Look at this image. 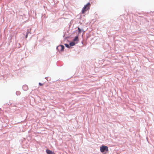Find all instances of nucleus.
Returning <instances> with one entry per match:
<instances>
[{
    "label": "nucleus",
    "mask_w": 154,
    "mask_h": 154,
    "mask_svg": "<svg viewBox=\"0 0 154 154\" xmlns=\"http://www.w3.org/2000/svg\"><path fill=\"white\" fill-rule=\"evenodd\" d=\"M23 89H24V88H26V90L28 89V87L26 85H25L23 86Z\"/></svg>",
    "instance_id": "0eeeda50"
},
{
    "label": "nucleus",
    "mask_w": 154,
    "mask_h": 154,
    "mask_svg": "<svg viewBox=\"0 0 154 154\" xmlns=\"http://www.w3.org/2000/svg\"><path fill=\"white\" fill-rule=\"evenodd\" d=\"M78 37L77 36L75 37V38L73 40L74 41H78Z\"/></svg>",
    "instance_id": "423d86ee"
},
{
    "label": "nucleus",
    "mask_w": 154,
    "mask_h": 154,
    "mask_svg": "<svg viewBox=\"0 0 154 154\" xmlns=\"http://www.w3.org/2000/svg\"><path fill=\"white\" fill-rule=\"evenodd\" d=\"M46 152L47 154H55L54 152L49 149H47L46 150Z\"/></svg>",
    "instance_id": "20e7f679"
},
{
    "label": "nucleus",
    "mask_w": 154,
    "mask_h": 154,
    "mask_svg": "<svg viewBox=\"0 0 154 154\" xmlns=\"http://www.w3.org/2000/svg\"><path fill=\"white\" fill-rule=\"evenodd\" d=\"M91 6V4L88 3L87 4L85 5L83 8L82 12V14H84L85 12L89 10Z\"/></svg>",
    "instance_id": "f257e3e1"
},
{
    "label": "nucleus",
    "mask_w": 154,
    "mask_h": 154,
    "mask_svg": "<svg viewBox=\"0 0 154 154\" xmlns=\"http://www.w3.org/2000/svg\"><path fill=\"white\" fill-rule=\"evenodd\" d=\"M100 151L102 152H103L105 151H108V148L106 146H102L100 147Z\"/></svg>",
    "instance_id": "f03ea898"
},
{
    "label": "nucleus",
    "mask_w": 154,
    "mask_h": 154,
    "mask_svg": "<svg viewBox=\"0 0 154 154\" xmlns=\"http://www.w3.org/2000/svg\"><path fill=\"white\" fill-rule=\"evenodd\" d=\"M64 46L63 45H59L58 47H57V49L59 51H63L64 49Z\"/></svg>",
    "instance_id": "7ed1b4c3"
},
{
    "label": "nucleus",
    "mask_w": 154,
    "mask_h": 154,
    "mask_svg": "<svg viewBox=\"0 0 154 154\" xmlns=\"http://www.w3.org/2000/svg\"><path fill=\"white\" fill-rule=\"evenodd\" d=\"M28 32H29V29L28 30V31H27V34L26 35V38H27V36H28Z\"/></svg>",
    "instance_id": "6e6552de"
},
{
    "label": "nucleus",
    "mask_w": 154,
    "mask_h": 154,
    "mask_svg": "<svg viewBox=\"0 0 154 154\" xmlns=\"http://www.w3.org/2000/svg\"><path fill=\"white\" fill-rule=\"evenodd\" d=\"M65 45L66 47H67V48H69V46L67 44H65Z\"/></svg>",
    "instance_id": "9d476101"
},
{
    "label": "nucleus",
    "mask_w": 154,
    "mask_h": 154,
    "mask_svg": "<svg viewBox=\"0 0 154 154\" xmlns=\"http://www.w3.org/2000/svg\"><path fill=\"white\" fill-rule=\"evenodd\" d=\"M75 44V42H71L70 43L69 45L71 46H72L74 45Z\"/></svg>",
    "instance_id": "39448f33"
},
{
    "label": "nucleus",
    "mask_w": 154,
    "mask_h": 154,
    "mask_svg": "<svg viewBox=\"0 0 154 154\" xmlns=\"http://www.w3.org/2000/svg\"><path fill=\"white\" fill-rule=\"evenodd\" d=\"M39 85H40V86H42L43 85L41 83H39Z\"/></svg>",
    "instance_id": "9b49d317"
},
{
    "label": "nucleus",
    "mask_w": 154,
    "mask_h": 154,
    "mask_svg": "<svg viewBox=\"0 0 154 154\" xmlns=\"http://www.w3.org/2000/svg\"><path fill=\"white\" fill-rule=\"evenodd\" d=\"M78 29L79 30V32L80 33L81 32V29L79 27L78 28Z\"/></svg>",
    "instance_id": "1a4fd4ad"
}]
</instances>
